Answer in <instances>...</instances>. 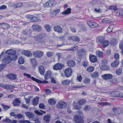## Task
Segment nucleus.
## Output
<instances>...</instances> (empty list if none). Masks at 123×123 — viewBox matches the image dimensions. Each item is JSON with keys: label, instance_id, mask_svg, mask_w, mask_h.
I'll return each mask as SVG.
<instances>
[{"label": "nucleus", "instance_id": "49530a36", "mask_svg": "<svg viewBox=\"0 0 123 123\" xmlns=\"http://www.w3.org/2000/svg\"><path fill=\"white\" fill-rule=\"evenodd\" d=\"M117 13H119V15L120 16H122L123 15V10L120 9H117Z\"/></svg>", "mask_w": 123, "mask_h": 123}, {"label": "nucleus", "instance_id": "7c9ffc66", "mask_svg": "<svg viewBox=\"0 0 123 123\" xmlns=\"http://www.w3.org/2000/svg\"><path fill=\"white\" fill-rule=\"evenodd\" d=\"M96 55L99 58H102L103 53L102 51L99 50H97L96 51Z\"/></svg>", "mask_w": 123, "mask_h": 123}, {"label": "nucleus", "instance_id": "4c0bfd02", "mask_svg": "<svg viewBox=\"0 0 123 123\" xmlns=\"http://www.w3.org/2000/svg\"><path fill=\"white\" fill-rule=\"evenodd\" d=\"M51 73L49 71L46 72L44 75V78L45 80H47L49 79L51 76Z\"/></svg>", "mask_w": 123, "mask_h": 123}, {"label": "nucleus", "instance_id": "aec40b11", "mask_svg": "<svg viewBox=\"0 0 123 123\" xmlns=\"http://www.w3.org/2000/svg\"><path fill=\"white\" fill-rule=\"evenodd\" d=\"M39 99V97H37L33 99L32 103L34 106H36L38 104V101Z\"/></svg>", "mask_w": 123, "mask_h": 123}, {"label": "nucleus", "instance_id": "69168bd1", "mask_svg": "<svg viewBox=\"0 0 123 123\" xmlns=\"http://www.w3.org/2000/svg\"><path fill=\"white\" fill-rule=\"evenodd\" d=\"M31 79L33 81L36 82L38 83L39 81V80L37 79L34 77H32Z\"/></svg>", "mask_w": 123, "mask_h": 123}, {"label": "nucleus", "instance_id": "4468645a", "mask_svg": "<svg viewBox=\"0 0 123 123\" xmlns=\"http://www.w3.org/2000/svg\"><path fill=\"white\" fill-rule=\"evenodd\" d=\"M28 18L33 22H36L38 21L39 18L37 16H34L33 15H30L28 16Z\"/></svg>", "mask_w": 123, "mask_h": 123}, {"label": "nucleus", "instance_id": "412c9836", "mask_svg": "<svg viewBox=\"0 0 123 123\" xmlns=\"http://www.w3.org/2000/svg\"><path fill=\"white\" fill-rule=\"evenodd\" d=\"M34 112L37 115L40 116H42L46 113L45 111L40 109L39 111L37 110H36Z\"/></svg>", "mask_w": 123, "mask_h": 123}, {"label": "nucleus", "instance_id": "13d9d810", "mask_svg": "<svg viewBox=\"0 0 123 123\" xmlns=\"http://www.w3.org/2000/svg\"><path fill=\"white\" fill-rule=\"evenodd\" d=\"M19 122L20 123H30V122L28 120H20Z\"/></svg>", "mask_w": 123, "mask_h": 123}, {"label": "nucleus", "instance_id": "a19ab883", "mask_svg": "<svg viewBox=\"0 0 123 123\" xmlns=\"http://www.w3.org/2000/svg\"><path fill=\"white\" fill-rule=\"evenodd\" d=\"M116 74L117 75H119L122 73V69L121 68H119L117 69L116 71Z\"/></svg>", "mask_w": 123, "mask_h": 123}, {"label": "nucleus", "instance_id": "9b49d317", "mask_svg": "<svg viewBox=\"0 0 123 123\" xmlns=\"http://www.w3.org/2000/svg\"><path fill=\"white\" fill-rule=\"evenodd\" d=\"M101 77L104 80H106L112 79L113 76L111 74H107L102 75Z\"/></svg>", "mask_w": 123, "mask_h": 123}, {"label": "nucleus", "instance_id": "a211bd4d", "mask_svg": "<svg viewBox=\"0 0 123 123\" xmlns=\"http://www.w3.org/2000/svg\"><path fill=\"white\" fill-rule=\"evenodd\" d=\"M38 70L41 74L43 75L45 71L44 66L43 65L40 66L39 67Z\"/></svg>", "mask_w": 123, "mask_h": 123}, {"label": "nucleus", "instance_id": "864d4df0", "mask_svg": "<svg viewBox=\"0 0 123 123\" xmlns=\"http://www.w3.org/2000/svg\"><path fill=\"white\" fill-rule=\"evenodd\" d=\"M50 26L48 25H46L45 26V29L48 32H49L50 31Z\"/></svg>", "mask_w": 123, "mask_h": 123}, {"label": "nucleus", "instance_id": "8fccbe9b", "mask_svg": "<svg viewBox=\"0 0 123 123\" xmlns=\"http://www.w3.org/2000/svg\"><path fill=\"white\" fill-rule=\"evenodd\" d=\"M113 28L112 25H110L107 28V31L109 33L112 32L113 30Z\"/></svg>", "mask_w": 123, "mask_h": 123}, {"label": "nucleus", "instance_id": "bb28decb", "mask_svg": "<svg viewBox=\"0 0 123 123\" xmlns=\"http://www.w3.org/2000/svg\"><path fill=\"white\" fill-rule=\"evenodd\" d=\"M54 29L55 31L58 32V33H61L62 32V29L60 26L58 25L54 27Z\"/></svg>", "mask_w": 123, "mask_h": 123}, {"label": "nucleus", "instance_id": "0e129e2a", "mask_svg": "<svg viewBox=\"0 0 123 123\" xmlns=\"http://www.w3.org/2000/svg\"><path fill=\"white\" fill-rule=\"evenodd\" d=\"M119 47L120 49L121 50V52L123 55V44L121 43L119 45Z\"/></svg>", "mask_w": 123, "mask_h": 123}, {"label": "nucleus", "instance_id": "37998d69", "mask_svg": "<svg viewBox=\"0 0 123 123\" xmlns=\"http://www.w3.org/2000/svg\"><path fill=\"white\" fill-rule=\"evenodd\" d=\"M71 38L73 41L75 42H79L80 40V38L78 36H72L71 37Z\"/></svg>", "mask_w": 123, "mask_h": 123}, {"label": "nucleus", "instance_id": "39448f33", "mask_svg": "<svg viewBox=\"0 0 123 123\" xmlns=\"http://www.w3.org/2000/svg\"><path fill=\"white\" fill-rule=\"evenodd\" d=\"M87 24L91 28H95L99 26V25L96 22L90 21H87Z\"/></svg>", "mask_w": 123, "mask_h": 123}, {"label": "nucleus", "instance_id": "72a5a7b5", "mask_svg": "<svg viewBox=\"0 0 123 123\" xmlns=\"http://www.w3.org/2000/svg\"><path fill=\"white\" fill-rule=\"evenodd\" d=\"M85 51L84 49H81L78 51L77 52V54H78L79 56L83 55L85 53Z\"/></svg>", "mask_w": 123, "mask_h": 123}, {"label": "nucleus", "instance_id": "dca6fc26", "mask_svg": "<svg viewBox=\"0 0 123 123\" xmlns=\"http://www.w3.org/2000/svg\"><path fill=\"white\" fill-rule=\"evenodd\" d=\"M22 54L28 57L31 56L32 55L31 52L28 50H24L22 51Z\"/></svg>", "mask_w": 123, "mask_h": 123}, {"label": "nucleus", "instance_id": "2eb2a0df", "mask_svg": "<svg viewBox=\"0 0 123 123\" xmlns=\"http://www.w3.org/2000/svg\"><path fill=\"white\" fill-rule=\"evenodd\" d=\"M16 51L15 50L12 49H9L6 50L5 52L6 54L9 55H14L16 53Z\"/></svg>", "mask_w": 123, "mask_h": 123}, {"label": "nucleus", "instance_id": "393cba45", "mask_svg": "<svg viewBox=\"0 0 123 123\" xmlns=\"http://www.w3.org/2000/svg\"><path fill=\"white\" fill-rule=\"evenodd\" d=\"M67 64L68 66L70 67H73L75 65V63L74 61L70 60L67 62Z\"/></svg>", "mask_w": 123, "mask_h": 123}, {"label": "nucleus", "instance_id": "6e6d98bb", "mask_svg": "<svg viewBox=\"0 0 123 123\" xmlns=\"http://www.w3.org/2000/svg\"><path fill=\"white\" fill-rule=\"evenodd\" d=\"M119 54L118 53H115L114 55V57L116 60H117L119 59Z\"/></svg>", "mask_w": 123, "mask_h": 123}, {"label": "nucleus", "instance_id": "6ab92c4d", "mask_svg": "<svg viewBox=\"0 0 123 123\" xmlns=\"http://www.w3.org/2000/svg\"><path fill=\"white\" fill-rule=\"evenodd\" d=\"M6 77L8 78L11 80H15L16 79L17 77L16 75L14 74H10L7 75Z\"/></svg>", "mask_w": 123, "mask_h": 123}, {"label": "nucleus", "instance_id": "09e8293b", "mask_svg": "<svg viewBox=\"0 0 123 123\" xmlns=\"http://www.w3.org/2000/svg\"><path fill=\"white\" fill-rule=\"evenodd\" d=\"M98 104L99 105H110V104L109 103L107 102H99L98 103Z\"/></svg>", "mask_w": 123, "mask_h": 123}, {"label": "nucleus", "instance_id": "9d476101", "mask_svg": "<svg viewBox=\"0 0 123 123\" xmlns=\"http://www.w3.org/2000/svg\"><path fill=\"white\" fill-rule=\"evenodd\" d=\"M67 106V103L64 101L59 102L56 105L57 107L60 109L65 108Z\"/></svg>", "mask_w": 123, "mask_h": 123}, {"label": "nucleus", "instance_id": "774afa93", "mask_svg": "<svg viewBox=\"0 0 123 123\" xmlns=\"http://www.w3.org/2000/svg\"><path fill=\"white\" fill-rule=\"evenodd\" d=\"M81 29L84 31H86L87 29L86 27L84 25H82L80 28Z\"/></svg>", "mask_w": 123, "mask_h": 123}, {"label": "nucleus", "instance_id": "a878e982", "mask_svg": "<svg viewBox=\"0 0 123 123\" xmlns=\"http://www.w3.org/2000/svg\"><path fill=\"white\" fill-rule=\"evenodd\" d=\"M71 82L70 80L68 79L62 81V84L64 86H68Z\"/></svg>", "mask_w": 123, "mask_h": 123}, {"label": "nucleus", "instance_id": "ea45409f", "mask_svg": "<svg viewBox=\"0 0 123 123\" xmlns=\"http://www.w3.org/2000/svg\"><path fill=\"white\" fill-rule=\"evenodd\" d=\"M94 70V67L91 66L87 68L86 71L89 73L92 72Z\"/></svg>", "mask_w": 123, "mask_h": 123}, {"label": "nucleus", "instance_id": "423d86ee", "mask_svg": "<svg viewBox=\"0 0 123 123\" xmlns=\"http://www.w3.org/2000/svg\"><path fill=\"white\" fill-rule=\"evenodd\" d=\"M64 65L61 63H58L55 64L53 66V69L55 70H59L62 69Z\"/></svg>", "mask_w": 123, "mask_h": 123}, {"label": "nucleus", "instance_id": "de8ad7c7", "mask_svg": "<svg viewBox=\"0 0 123 123\" xmlns=\"http://www.w3.org/2000/svg\"><path fill=\"white\" fill-rule=\"evenodd\" d=\"M79 47L77 46H74L72 47L70 49V50L75 51L77 50L78 49Z\"/></svg>", "mask_w": 123, "mask_h": 123}, {"label": "nucleus", "instance_id": "58836bf2", "mask_svg": "<svg viewBox=\"0 0 123 123\" xmlns=\"http://www.w3.org/2000/svg\"><path fill=\"white\" fill-rule=\"evenodd\" d=\"M73 106L76 110H79L81 108L80 105H78V103H76L75 102H73Z\"/></svg>", "mask_w": 123, "mask_h": 123}, {"label": "nucleus", "instance_id": "c9c22d12", "mask_svg": "<svg viewBox=\"0 0 123 123\" xmlns=\"http://www.w3.org/2000/svg\"><path fill=\"white\" fill-rule=\"evenodd\" d=\"M48 102L49 104L52 105H55L56 103L55 100L52 98L49 99Z\"/></svg>", "mask_w": 123, "mask_h": 123}, {"label": "nucleus", "instance_id": "5fc2aeb1", "mask_svg": "<svg viewBox=\"0 0 123 123\" xmlns=\"http://www.w3.org/2000/svg\"><path fill=\"white\" fill-rule=\"evenodd\" d=\"M53 53L52 52H47L46 55L49 57H51L53 55Z\"/></svg>", "mask_w": 123, "mask_h": 123}, {"label": "nucleus", "instance_id": "c85d7f7f", "mask_svg": "<svg viewBox=\"0 0 123 123\" xmlns=\"http://www.w3.org/2000/svg\"><path fill=\"white\" fill-rule=\"evenodd\" d=\"M50 118V116L49 114L44 115L43 117V120L47 122H49Z\"/></svg>", "mask_w": 123, "mask_h": 123}, {"label": "nucleus", "instance_id": "1a4fd4ad", "mask_svg": "<svg viewBox=\"0 0 123 123\" xmlns=\"http://www.w3.org/2000/svg\"><path fill=\"white\" fill-rule=\"evenodd\" d=\"M72 69L68 68L66 69L64 71V74L68 78L71 76L72 74Z\"/></svg>", "mask_w": 123, "mask_h": 123}, {"label": "nucleus", "instance_id": "e433bc0d", "mask_svg": "<svg viewBox=\"0 0 123 123\" xmlns=\"http://www.w3.org/2000/svg\"><path fill=\"white\" fill-rule=\"evenodd\" d=\"M91 76L94 78H98L99 76V73L98 72L94 71L91 75Z\"/></svg>", "mask_w": 123, "mask_h": 123}, {"label": "nucleus", "instance_id": "3c124183", "mask_svg": "<svg viewBox=\"0 0 123 123\" xmlns=\"http://www.w3.org/2000/svg\"><path fill=\"white\" fill-rule=\"evenodd\" d=\"M88 63L86 61L82 62V65L84 67H86L88 66Z\"/></svg>", "mask_w": 123, "mask_h": 123}, {"label": "nucleus", "instance_id": "7ed1b4c3", "mask_svg": "<svg viewBox=\"0 0 123 123\" xmlns=\"http://www.w3.org/2000/svg\"><path fill=\"white\" fill-rule=\"evenodd\" d=\"M12 61V57L9 55H5L2 59V62L6 64L10 63Z\"/></svg>", "mask_w": 123, "mask_h": 123}, {"label": "nucleus", "instance_id": "f3484780", "mask_svg": "<svg viewBox=\"0 0 123 123\" xmlns=\"http://www.w3.org/2000/svg\"><path fill=\"white\" fill-rule=\"evenodd\" d=\"M105 37L101 36H99L97 38L96 41L98 43H99L100 44L105 40Z\"/></svg>", "mask_w": 123, "mask_h": 123}, {"label": "nucleus", "instance_id": "603ef678", "mask_svg": "<svg viewBox=\"0 0 123 123\" xmlns=\"http://www.w3.org/2000/svg\"><path fill=\"white\" fill-rule=\"evenodd\" d=\"M39 107L40 108L43 109L46 108V106L43 103H41L39 105Z\"/></svg>", "mask_w": 123, "mask_h": 123}, {"label": "nucleus", "instance_id": "a18cd8bd", "mask_svg": "<svg viewBox=\"0 0 123 123\" xmlns=\"http://www.w3.org/2000/svg\"><path fill=\"white\" fill-rule=\"evenodd\" d=\"M109 9L110 10H114L115 12H117V7L113 6H109Z\"/></svg>", "mask_w": 123, "mask_h": 123}, {"label": "nucleus", "instance_id": "680f3d73", "mask_svg": "<svg viewBox=\"0 0 123 123\" xmlns=\"http://www.w3.org/2000/svg\"><path fill=\"white\" fill-rule=\"evenodd\" d=\"M82 79V77L81 75H80L78 76H77V80L79 82H81Z\"/></svg>", "mask_w": 123, "mask_h": 123}, {"label": "nucleus", "instance_id": "4be33fe9", "mask_svg": "<svg viewBox=\"0 0 123 123\" xmlns=\"http://www.w3.org/2000/svg\"><path fill=\"white\" fill-rule=\"evenodd\" d=\"M10 27V25L6 23H0V28L3 29L8 28Z\"/></svg>", "mask_w": 123, "mask_h": 123}, {"label": "nucleus", "instance_id": "4d7b16f0", "mask_svg": "<svg viewBox=\"0 0 123 123\" xmlns=\"http://www.w3.org/2000/svg\"><path fill=\"white\" fill-rule=\"evenodd\" d=\"M90 82V79L88 78L85 79L84 81V83L85 84H89Z\"/></svg>", "mask_w": 123, "mask_h": 123}, {"label": "nucleus", "instance_id": "5701e85b", "mask_svg": "<svg viewBox=\"0 0 123 123\" xmlns=\"http://www.w3.org/2000/svg\"><path fill=\"white\" fill-rule=\"evenodd\" d=\"M20 101L18 98H16L13 101L12 104L14 106H18L20 104Z\"/></svg>", "mask_w": 123, "mask_h": 123}, {"label": "nucleus", "instance_id": "20e7f679", "mask_svg": "<svg viewBox=\"0 0 123 123\" xmlns=\"http://www.w3.org/2000/svg\"><path fill=\"white\" fill-rule=\"evenodd\" d=\"M45 34L44 33H42L37 35L34 37L35 40L36 41L39 42L41 43H42L43 41L42 38L45 37Z\"/></svg>", "mask_w": 123, "mask_h": 123}, {"label": "nucleus", "instance_id": "e2e57ef3", "mask_svg": "<svg viewBox=\"0 0 123 123\" xmlns=\"http://www.w3.org/2000/svg\"><path fill=\"white\" fill-rule=\"evenodd\" d=\"M25 102H22V107L25 108L26 109H28V106L27 105H26V103L25 104Z\"/></svg>", "mask_w": 123, "mask_h": 123}, {"label": "nucleus", "instance_id": "f03ea898", "mask_svg": "<svg viewBox=\"0 0 123 123\" xmlns=\"http://www.w3.org/2000/svg\"><path fill=\"white\" fill-rule=\"evenodd\" d=\"M74 118L75 123H83L84 122L83 117L76 115L74 116Z\"/></svg>", "mask_w": 123, "mask_h": 123}, {"label": "nucleus", "instance_id": "79ce46f5", "mask_svg": "<svg viewBox=\"0 0 123 123\" xmlns=\"http://www.w3.org/2000/svg\"><path fill=\"white\" fill-rule=\"evenodd\" d=\"M18 62L20 64H23L24 63V59L22 56H20L18 58Z\"/></svg>", "mask_w": 123, "mask_h": 123}, {"label": "nucleus", "instance_id": "473e14b6", "mask_svg": "<svg viewBox=\"0 0 123 123\" xmlns=\"http://www.w3.org/2000/svg\"><path fill=\"white\" fill-rule=\"evenodd\" d=\"M71 9L70 8L67 9L66 10L63 11L61 13L62 15H67L71 13Z\"/></svg>", "mask_w": 123, "mask_h": 123}, {"label": "nucleus", "instance_id": "0eeeda50", "mask_svg": "<svg viewBox=\"0 0 123 123\" xmlns=\"http://www.w3.org/2000/svg\"><path fill=\"white\" fill-rule=\"evenodd\" d=\"M55 5V2L52 0H49L45 3L43 5L44 7H48L49 6L53 7Z\"/></svg>", "mask_w": 123, "mask_h": 123}, {"label": "nucleus", "instance_id": "6e6552de", "mask_svg": "<svg viewBox=\"0 0 123 123\" xmlns=\"http://www.w3.org/2000/svg\"><path fill=\"white\" fill-rule=\"evenodd\" d=\"M43 52L42 51L37 50L33 52V55L35 57L40 58L43 56Z\"/></svg>", "mask_w": 123, "mask_h": 123}, {"label": "nucleus", "instance_id": "bf43d9fd", "mask_svg": "<svg viewBox=\"0 0 123 123\" xmlns=\"http://www.w3.org/2000/svg\"><path fill=\"white\" fill-rule=\"evenodd\" d=\"M16 118H17L18 119H21L23 117V116L22 114L19 113L16 114L15 115Z\"/></svg>", "mask_w": 123, "mask_h": 123}, {"label": "nucleus", "instance_id": "cd10ccee", "mask_svg": "<svg viewBox=\"0 0 123 123\" xmlns=\"http://www.w3.org/2000/svg\"><path fill=\"white\" fill-rule=\"evenodd\" d=\"M109 44V42L108 41L105 40L102 42L101 44L102 45L103 48H105Z\"/></svg>", "mask_w": 123, "mask_h": 123}, {"label": "nucleus", "instance_id": "338daca9", "mask_svg": "<svg viewBox=\"0 0 123 123\" xmlns=\"http://www.w3.org/2000/svg\"><path fill=\"white\" fill-rule=\"evenodd\" d=\"M31 62L33 64H36V61L35 58H33L31 59Z\"/></svg>", "mask_w": 123, "mask_h": 123}, {"label": "nucleus", "instance_id": "f8f14e48", "mask_svg": "<svg viewBox=\"0 0 123 123\" xmlns=\"http://www.w3.org/2000/svg\"><path fill=\"white\" fill-rule=\"evenodd\" d=\"M32 28L34 30L37 32L41 31L42 30L41 26L37 24H33Z\"/></svg>", "mask_w": 123, "mask_h": 123}, {"label": "nucleus", "instance_id": "052dcab7", "mask_svg": "<svg viewBox=\"0 0 123 123\" xmlns=\"http://www.w3.org/2000/svg\"><path fill=\"white\" fill-rule=\"evenodd\" d=\"M6 66V65L4 64H0V71L2 70Z\"/></svg>", "mask_w": 123, "mask_h": 123}, {"label": "nucleus", "instance_id": "f257e3e1", "mask_svg": "<svg viewBox=\"0 0 123 123\" xmlns=\"http://www.w3.org/2000/svg\"><path fill=\"white\" fill-rule=\"evenodd\" d=\"M110 95L112 97L123 98V93L118 91H112L110 93Z\"/></svg>", "mask_w": 123, "mask_h": 123}, {"label": "nucleus", "instance_id": "ddd939ff", "mask_svg": "<svg viewBox=\"0 0 123 123\" xmlns=\"http://www.w3.org/2000/svg\"><path fill=\"white\" fill-rule=\"evenodd\" d=\"M89 59L90 62L92 63L96 62L98 61L97 56L95 55L92 54L89 55Z\"/></svg>", "mask_w": 123, "mask_h": 123}, {"label": "nucleus", "instance_id": "f704fd0d", "mask_svg": "<svg viewBox=\"0 0 123 123\" xmlns=\"http://www.w3.org/2000/svg\"><path fill=\"white\" fill-rule=\"evenodd\" d=\"M86 102V100L84 99H82L79 100L78 101V103L80 105H83Z\"/></svg>", "mask_w": 123, "mask_h": 123}, {"label": "nucleus", "instance_id": "b1692460", "mask_svg": "<svg viewBox=\"0 0 123 123\" xmlns=\"http://www.w3.org/2000/svg\"><path fill=\"white\" fill-rule=\"evenodd\" d=\"M119 62L118 60H115L111 64V66L113 68H115L117 67L119 64Z\"/></svg>", "mask_w": 123, "mask_h": 123}, {"label": "nucleus", "instance_id": "c03bdc74", "mask_svg": "<svg viewBox=\"0 0 123 123\" xmlns=\"http://www.w3.org/2000/svg\"><path fill=\"white\" fill-rule=\"evenodd\" d=\"M60 9L55 10L52 12V16H55L60 12Z\"/></svg>", "mask_w": 123, "mask_h": 123}, {"label": "nucleus", "instance_id": "c756f323", "mask_svg": "<svg viewBox=\"0 0 123 123\" xmlns=\"http://www.w3.org/2000/svg\"><path fill=\"white\" fill-rule=\"evenodd\" d=\"M101 70L105 71L109 70L110 69L109 66L106 65H103L101 67Z\"/></svg>", "mask_w": 123, "mask_h": 123}, {"label": "nucleus", "instance_id": "2f4dec72", "mask_svg": "<svg viewBox=\"0 0 123 123\" xmlns=\"http://www.w3.org/2000/svg\"><path fill=\"white\" fill-rule=\"evenodd\" d=\"M25 114L26 116L29 118H31L34 117V115L33 113L30 112H26Z\"/></svg>", "mask_w": 123, "mask_h": 123}]
</instances>
